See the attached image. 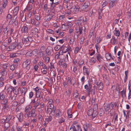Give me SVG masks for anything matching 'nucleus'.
<instances>
[{
    "label": "nucleus",
    "mask_w": 131,
    "mask_h": 131,
    "mask_svg": "<svg viewBox=\"0 0 131 131\" xmlns=\"http://www.w3.org/2000/svg\"><path fill=\"white\" fill-rule=\"evenodd\" d=\"M13 87L12 86H10L7 89V91L9 94H10V98L12 100L14 101L15 100L16 96H15L14 95L13 96L12 94V93L13 92Z\"/></svg>",
    "instance_id": "f257e3e1"
},
{
    "label": "nucleus",
    "mask_w": 131,
    "mask_h": 131,
    "mask_svg": "<svg viewBox=\"0 0 131 131\" xmlns=\"http://www.w3.org/2000/svg\"><path fill=\"white\" fill-rule=\"evenodd\" d=\"M96 111L95 110H94L93 109L91 108L89 109L88 112L87 114L89 116H92V119L95 117L96 115Z\"/></svg>",
    "instance_id": "f03ea898"
},
{
    "label": "nucleus",
    "mask_w": 131,
    "mask_h": 131,
    "mask_svg": "<svg viewBox=\"0 0 131 131\" xmlns=\"http://www.w3.org/2000/svg\"><path fill=\"white\" fill-rule=\"evenodd\" d=\"M113 107L114 104L112 102L110 104L106 105L104 106V108L106 112H108V111L109 110L113 109Z\"/></svg>",
    "instance_id": "7ed1b4c3"
},
{
    "label": "nucleus",
    "mask_w": 131,
    "mask_h": 131,
    "mask_svg": "<svg viewBox=\"0 0 131 131\" xmlns=\"http://www.w3.org/2000/svg\"><path fill=\"white\" fill-rule=\"evenodd\" d=\"M18 46V44L17 42H14L10 44L8 47V48L9 49L8 51H10L14 50L16 47Z\"/></svg>",
    "instance_id": "20e7f679"
},
{
    "label": "nucleus",
    "mask_w": 131,
    "mask_h": 131,
    "mask_svg": "<svg viewBox=\"0 0 131 131\" xmlns=\"http://www.w3.org/2000/svg\"><path fill=\"white\" fill-rule=\"evenodd\" d=\"M92 85L89 83L88 85L86 84L84 86V88L86 90L87 92L88 95H90V90L91 89Z\"/></svg>",
    "instance_id": "39448f33"
},
{
    "label": "nucleus",
    "mask_w": 131,
    "mask_h": 131,
    "mask_svg": "<svg viewBox=\"0 0 131 131\" xmlns=\"http://www.w3.org/2000/svg\"><path fill=\"white\" fill-rule=\"evenodd\" d=\"M83 31L82 27V26H77L75 27V32L78 34V35H81L82 34Z\"/></svg>",
    "instance_id": "423d86ee"
},
{
    "label": "nucleus",
    "mask_w": 131,
    "mask_h": 131,
    "mask_svg": "<svg viewBox=\"0 0 131 131\" xmlns=\"http://www.w3.org/2000/svg\"><path fill=\"white\" fill-rule=\"evenodd\" d=\"M5 97V96L3 94H0V100H1L2 104H5L7 102V101L6 99H4Z\"/></svg>",
    "instance_id": "0eeeda50"
},
{
    "label": "nucleus",
    "mask_w": 131,
    "mask_h": 131,
    "mask_svg": "<svg viewBox=\"0 0 131 131\" xmlns=\"http://www.w3.org/2000/svg\"><path fill=\"white\" fill-rule=\"evenodd\" d=\"M79 9L74 6H72V8L70 9L71 12L73 13H77L79 11Z\"/></svg>",
    "instance_id": "6e6552de"
},
{
    "label": "nucleus",
    "mask_w": 131,
    "mask_h": 131,
    "mask_svg": "<svg viewBox=\"0 0 131 131\" xmlns=\"http://www.w3.org/2000/svg\"><path fill=\"white\" fill-rule=\"evenodd\" d=\"M36 96L37 98H39V99H37V101H40V100L42 98V95L41 94V92L40 91L39 92H37L35 93Z\"/></svg>",
    "instance_id": "1a4fd4ad"
},
{
    "label": "nucleus",
    "mask_w": 131,
    "mask_h": 131,
    "mask_svg": "<svg viewBox=\"0 0 131 131\" xmlns=\"http://www.w3.org/2000/svg\"><path fill=\"white\" fill-rule=\"evenodd\" d=\"M35 53L36 54V53L35 51H32L31 52V51H29L26 54V55L27 57H35Z\"/></svg>",
    "instance_id": "9d476101"
},
{
    "label": "nucleus",
    "mask_w": 131,
    "mask_h": 131,
    "mask_svg": "<svg viewBox=\"0 0 131 131\" xmlns=\"http://www.w3.org/2000/svg\"><path fill=\"white\" fill-rule=\"evenodd\" d=\"M17 117L19 121L20 122H22L23 121V114L20 113L17 114Z\"/></svg>",
    "instance_id": "9b49d317"
},
{
    "label": "nucleus",
    "mask_w": 131,
    "mask_h": 131,
    "mask_svg": "<svg viewBox=\"0 0 131 131\" xmlns=\"http://www.w3.org/2000/svg\"><path fill=\"white\" fill-rule=\"evenodd\" d=\"M45 52V53L44 54V56L46 57L51 54V49H50L49 48H48L46 49Z\"/></svg>",
    "instance_id": "f8f14e48"
},
{
    "label": "nucleus",
    "mask_w": 131,
    "mask_h": 131,
    "mask_svg": "<svg viewBox=\"0 0 131 131\" xmlns=\"http://www.w3.org/2000/svg\"><path fill=\"white\" fill-rule=\"evenodd\" d=\"M32 35L34 36L37 35V33L38 32V29L36 28H34L31 31Z\"/></svg>",
    "instance_id": "ddd939ff"
},
{
    "label": "nucleus",
    "mask_w": 131,
    "mask_h": 131,
    "mask_svg": "<svg viewBox=\"0 0 131 131\" xmlns=\"http://www.w3.org/2000/svg\"><path fill=\"white\" fill-rule=\"evenodd\" d=\"M22 40L23 43H26L28 41H31L32 40L31 37H28L26 38H23Z\"/></svg>",
    "instance_id": "4468645a"
},
{
    "label": "nucleus",
    "mask_w": 131,
    "mask_h": 131,
    "mask_svg": "<svg viewBox=\"0 0 131 131\" xmlns=\"http://www.w3.org/2000/svg\"><path fill=\"white\" fill-rule=\"evenodd\" d=\"M96 84L97 85V88L99 90H102L103 89L104 86L102 82H100L99 83H97Z\"/></svg>",
    "instance_id": "2eb2a0df"
},
{
    "label": "nucleus",
    "mask_w": 131,
    "mask_h": 131,
    "mask_svg": "<svg viewBox=\"0 0 131 131\" xmlns=\"http://www.w3.org/2000/svg\"><path fill=\"white\" fill-rule=\"evenodd\" d=\"M62 115L61 113L60 110L59 109H57L56 111V114L55 115V117L58 118L59 117Z\"/></svg>",
    "instance_id": "dca6fc26"
},
{
    "label": "nucleus",
    "mask_w": 131,
    "mask_h": 131,
    "mask_svg": "<svg viewBox=\"0 0 131 131\" xmlns=\"http://www.w3.org/2000/svg\"><path fill=\"white\" fill-rule=\"evenodd\" d=\"M20 19L22 21H25L26 19V14H24L23 13H21L20 14Z\"/></svg>",
    "instance_id": "f3484780"
},
{
    "label": "nucleus",
    "mask_w": 131,
    "mask_h": 131,
    "mask_svg": "<svg viewBox=\"0 0 131 131\" xmlns=\"http://www.w3.org/2000/svg\"><path fill=\"white\" fill-rule=\"evenodd\" d=\"M89 6V4L88 3H85L83 5L81 8L82 10L85 9Z\"/></svg>",
    "instance_id": "a211bd4d"
},
{
    "label": "nucleus",
    "mask_w": 131,
    "mask_h": 131,
    "mask_svg": "<svg viewBox=\"0 0 131 131\" xmlns=\"http://www.w3.org/2000/svg\"><path fill=\"white\" fill-rule=\"evenodd\" d=\"M13 92L15 96L17 95L19 93L18 89L17 87H13Z\"/></svg>",
    "instance_id": "6ab92c4d"
},
{
    "label": "nucleus",
    "mask_w": 131,
    "mask_h": 131,
    "mask_svg": "<svg viewBox=\"0 0 131 131\" xmlns=\"http://www.w3.org/2000/svg\"><path fill=\"white\" fill-rule=\"evenodd\" d=\"M18 10H19L18 7H16L14 9L13 11L14 15L15 16L14 18L15 19H16L17 18V17H16V16H15L17 14V13H18Z\"/></svg>",
    "instance_id": "aec40b11"
},
{
    "label": "nucleus",
    "mask_w": 131,
    "mask_h": 131,
    "mask_svg": "<svg viewBox=\"0 0 131 131\" xmlns=\"http://www.w3.org/2000/svg\"><path fill=\"white\" fill-rule=\"evenodd\" d=\"M30 64L25 63H23V67L24 68L26 69L27 70H28L30 68Z\"/></svg>",
    "instance_id": "412c9836"
},
{
    "label": "nucleus",
    "mask_w": 131,
    "mask_h": 131,
    "mask_svg": "<svg viewBox=\"0 0 131 131\" xmlns=\"http://www.w3.org/2000/svg\"><path fill=\"white\" fill-rule=\"evenodd\" d=\"M21 30L22 32H24L26 33H28V28L26 26H23Z\"/></svg>",
    "instance_id": "4be33fe9"
},
{
    "label": "nucleus",
    "mask_w": 131,
    "mask_h": 131,
    "mask_svg": "<svg viewBox=\"0 0 131 131\" xmlns=\"http://www.w3.org/2000/svg\"><path fill=\"white\" fill-rule=\"evenodd\" d=\"M83 73L86 74V75H89V72L88 71V69L86 68L85 66H84L83 68Z\"/></svg>",
    "instance_id": "5701e85b"
},
{
    "label": "nucleus",
    "mask_w": 131,
    "mask_h": 131,
    "mask_svg": "<svg viewBox=\"0 0 131 131\" xmlns=\"http://www.w3.org/2000/svg\"><path fill=\"white\" fill-rule=\"evenodd\" d=\"M10 126V124L8 122H6L4 124V129L7 130L8 128Z\"/></svg>",
    "instance_id": "b1692460"
},
{
    "label": "nucleus",
    "mask_w": 131,
    "mask_h": 131,
    "mask_svg": "<svg viewBox=\"0 0 131 131\" xmlns=\"http://www.w3.org/2000/svg\"><path fill=\"white\" fill-rule=\"evenodd\" d=\"M112 39L113 40V42L112 43L113 45L117 44L118 43V42L117 39H116L113 36Z\"/></svg>",
    "instance_id": "393cba45"
},
{
    "label": "nucleus",
    "mask_w": 131,
    "mask_h": 131,
    "mask_svg": "<svg viewBox=\"0 0 131 131\" xmlns=\"http://www.w3.org/2000/svg\"><path fill=\"white\" fill-rule=\"evenodd\" d=\"M45 53V52H42L40 51V52L38 53V57H45L46 56H44V54Z\"/></svg>",
    "instance_id": "a878e982"
},
{
    "label": "nucleus",
    "mask_w": 131,
    "mask_h": 131,
    "mask_svg": "<svg viewBox=\"0 0 131 131\" xmlns=\"http://www.w3.org/2000/svg\"><path fill=\"white\" fill-rule=\"evenodd\" d=\"M27 91V88L26 87H24L21 90V92L22 93H24V95L25 96Z\"/></svg>",
    "instance_id": "bb28decb"
},
{
    "label": "nucleus",
    "mask_w": 131,
    "mask_h": 131,
    "mask_svg": "<svg viewBox=\"0 0 131 131\" xmlns=\"http://www.w3.org/2000/svg\"><path fill=\"white\" fill-rule=\"evenodd\" d=\"M77 126L78 127L77 130V129L76 128L75 126H74L72 125H71V127L73 131H78V128H79L80 126L79 125H77Z\"/></svg>",
    "instance_id": "cd10ccee"
},
{
    "label": "nucleus",
    "mask_w": 131,
    "mask_h": 131,
    "mask_svg": "<svg viewBox=\"0 0 131 131\" xmlns=\"http://www.w3.org/2000/svg\"><path fill=\"white\" fill-rule=\"evenodd\" d=\"M31 112L32 117H34L36 116L37 114L35 113V109H32V110L31 111Z\"/></svg>",
    "instance_id": "c85d7f7f"
},
{
    "label": "nucleus",
    "mask_w": 131,
    "mask_h": 131,
    "mask_svg": "<svg viewBox=\"0 0 131 131\" xmlns=\"http://www.w3.org/2000/svg\"><path fill=\"white\" fill-rule=\"evenodd\" d=\"M67 114H68V116L69 118L72 117V114L71 111L70 110H68Z\"/></svg>",
    "instance_id": "c756f323"
},
{
    "label": "nucleus",
    "mask_w": 131,
    "mask_h": 131,
    "mask_svg": "<svg viewBox=\"0 0 131 131\" xmlns=\"http://www.w3.org/2000/svg\"><path fill=\"white\" fill-rule=\"evenodd\" d=\"M115 1H111L109 3V7L110 8L113 7V6L115 5Z\"/></svg>",
    "instance_id": "7c9ffc66"
},
{
    "label": "nucleus",
    "mask_w": 131,
    "mask_h": 131,
    "mask_svg": "<svg viewBox=\"0 0 131 131\" xmlns=\"http://www.w3.org/2000/svg\"><path fill=\"white\" fill-rule=\"evenodd\" d=\"M121 93L122 95V96L123 97H126V91L125 90H123L121 92Z\"/></svg>",
    "instance_id": "2f4dec72"
},
{
    "label": "nucleus",
    "mask_w": 131,
    "mask_h": 131,
    "mask_svg": "<svg viewBox=\"0 0 131 131\" xmlns=\"http://www.w3.org/2000/svg\"><path fill=\"white\" fill-rule=\"evenodd\" d=\"M101 41V40L100 37H97L95 40V42L97 44L99 43Z\"/></svg>",
    "instance_id": "473e14b6"
},
{
    "label": "nucleus",
    "mask_w": 131,
    "mask_h": 131,
    "mask_svg": "<svg viewBox=\"0 0 131 131\" xmlns=\"http://www.w3.org/2000/svg\"><path fill=\"white\" fill-rule=\"evenodd\" d=\"M11 116L10 115H7L6 116L5 120L8 122L11 119Z\"/></svg>",
    "instance_id": "72a5a7b5"
},
{
    "label": "nucleus",
    "mask_w": 131,
    "mask_h": 131,
    "mask_svg": "<svg viewBox=\"0 0 131 131\" xmlns=\"http://www.w3.org/2000/svg\"><path fill=\"white\" fill-rule=\"evenodd\" d=\"M91 93L92 94L94 95L95 94V88L94 86H93V88L90 90Z\"/></svg>",
    "instance_id": "f704fd0d"
},
{
    "label": "nucleus",
    "mask_w": 131,
    "mask_h": 131,
    "mask_svg": "<svg viewBox=\"0 0 131 131\" xmlns=\"http://www.w3.org/2000/svg\"><path fill=\"white\" fill-rule=\"evenodd\" d=\"M39 101H37V102L35 104V105L34 106V107L35 108L34 109L35 110L37 108V106L39 105Z\"/></svg>",
    "instance_id": "c9c22d12"
},
{
    "label": "nucleus",
    "mask_w": 131,
    "mask_h": 131,
    "mask_svg": "<svg viewBox=\"0 0 131 131\" xmlns=\"http://www.w3.org/2000/svg\"><path fill=\"white\" fill-rule=\"evenodd\" d=\"M65 121V119L63 117H61L59 119L58 123L59 124H61L63 122Z\"/></svg>",
    "instance_id": "e433bc0d"
},
{
    "label": "nucleus",
    "mask_w": 131,
    "mask_h": 131,
    "mask_svg": "<svg viewBox=\"0 0 131 131\" xmlns=\"http://www.w3.org/2000/svg\"><path fill=\"white\" fill-rule=\"evenodd\" d=\"M114 34L116 36L118 37L120 35V32L119 30L114 31Z\"/></svg>",
    "instance_id": "4c0bfd02"
},
{
    "label": "nucleus",
    "mask_w": 131,
    "mask_h": 131,
    "mask_svg": "<svg viewBox=\"0 0 131 131\" xmlns=\"http://www.w3.org/2000/svg\"><path fill=\"white\" fill-rule=\"evenodd\" d=\"M47 112L48 113H52V109L51 107H47Z\"/></svg>",
    "instance_id": "58836bf2"
},
{
    "label": "nucleus",
    "mask_w": 131,
    "mask_h": 131,
    "mask_svg": "<svg viewBox=\"0 0 131 131\" xmlns=\"http://www.w3.org/2000/svg\"><path fill=\"white\" fill-rule=\"evenodd\" d=\"M40 88L38 87H36V88H34V89L35 91V93L37 92L40 91H40Z\"/></svg>",
    "instance_id": "ea45409f"
},
{
    "label": "nucleus",
    "mask_w": 131,
    "mask_h": 131,
    "mask_svg": "<svg viewBox=\"0 0 131 131\" xmlns=\"http://www.w3.org/2000/svg\"><path fill=\"white\" fill-rule=\"evenodd\" d=\"M89 62L90 63H95L96 62V59L95 58H90Z\"/></svg>",
    "instance_id": "a19ab883"
},
{
    "label": "nucleus",
    "mask_w": 131,
    "mask_h": 131,
    "mask_svg": "<svg viewBox=\"0 0 131 131\" xmlns=\"http://www.w3.org/2000/svg\"><path fill=\"white\" fill-rule=\"evenodd\" d=\"M32 6L31 5H29L28 6H27V10L28 11H30L32 8Z\"/></svg>",
    "instance_id": "79ce46f5"
},
{
    "label": "nucleus",
    "mask_w": 131,
    "mask_h": 131,
    "mask_svg": "<svg viewBox=\"0 0 131 131\" xmlns=\"http://www.w3.org/2000/svg\"><path fill=\"white\" fill-rule=\"evenodd\" d=\"M35 23V26L36 27H39L40 24V22L36 20Z\"/></svg>",
    "instance_id": "37998d69"
},
{
    "label": "nucleus",
    "mask_w": 131,
    "mask_h": 131,
    "mask_svg": "<svg viewBox=\"0 0 131 131\" xmlns=\"http://www.w3.org/2000/svg\"><path fill=\"white\" fill-rule=\"evenodd\" d=\"M13 73H10L8 75L9 78L10 79H11L13 78Z\"/></svg>",
    "instance_id": "c03bdc74"
},
{
    "label": "nucleus",
    "mask_w": 131,
    "mask_h": 131,
    "mask_svg": "<svg viewBox=\"0 0 131 131\" xmlns=\"http://www.w3.org/2000/svg\"><path fill=\"white\" fill-rule=\"evenodd\" d=\"M79 95V93H78V91H76L73 94V96L75 98H77Z\"/></svg>",
    "instance_id": "a18cd8bd"
},
{
    "label": "nucleus",
    "mask_w": 131,
    "mask_h": 131,
    "mask_svg": "<svg viewBox=\"0 0 131 131\" xmlns=\"http://www.w3.org/2000/svg\"><path fill=\"white\" fill-rule=\"evenodd\" d=\"M16 131H23L21 127L18 126L16 127Z\"/></svg>",
    "instance_id": "49530a36"
},
{
    "label": "nucleus",
    "mask_w": 131,
    "mask_h": 131,
    "mask_svg": "<svg viewBox=\"0 0 131 131\" xmlns=\"http://www.w3.org/2000/svg\"><path fill=\"white\" fill-rule=\"evenodd\" d=\"M6 71L5 69H3L2 71V75L3 76H5L6 74Z\"/></svg>",
    "instance_id": "de8ad7c7"
},
{
    "label": "nucleus",
    "mask_w": 131,
    "mask_h": 131,
    "mask_svg": "<svg viewBox=\"0 0 131 131\" xmlns=\"http://www.w3.org/2000/svg\"><path fill=\"white\" fill-rule=\"evenodd\" d=\"M52 17V16L51 15H48L47 16V18L46 20L47 21H49L51 20Z\"/></svg>",
    "instance_id": "09e8293b"
},
{
    "label": "nucleus",
    "mask_w": 131,
    "mask_h": 131,
    "mask_svg": "<svg viewBox=\"0 0 131 131\" xmlns=\"http://www.w3.org/2000/svg\"><path fill=\"white\" fill-rule=\"evenodd\" d=\"M103 4H102V5L103 8V7L106 6V5L107 4V1H103Z\"/></svg>",
    "instance_id": "8fccbe9b"
},
{
    "label": "nucleus",
    "mask_w": 131,
    "mask_h": 131,
    "mask_svg": "<svg viewBox=\"0 0 131 131\" xmlns=\"http://www.w3.org/2000/svg\"><path fill=\"white\" fill-rule=\"evenodd\" d=\"M63 63V60H62L60 59L59 61V65L60 66H61L62 65Z\"/></svg>",
    "instance_id": "3c124183"
},
{
    "label": "nucleus",
    "mask_w": 131,
    "mask_h": 131,
    "mask_svg": "<svg viewBox=\"0 0 131 131\" xmlns=\"http://www.w3.org/2000/svg\"><path fill=\"white\" fill-rule=\"evenodd\" d=\"M15 69V67L14 66L13 64H12L10 66V69L12 71H13Z\"/></svg>",
    "instance_id": "603ef678"
},
{
    "label": "nucleus",
    "mask_w": 131,
    "mask_h": 131,
    "mask_svg": "<svg viewBox=\"0 0 131 131\" xmlns=\"http://www.w3.org/2000/svg\"><path fill=\"white\" fill-rule=\"evenodd\" d=\"M35 18L36 19L37 21H38L40 20V16L38 15H36L35 16Z\"/></svg>",
    "instance_id": "864d4df0"
},
{
    "label": "nucleus",
    "mask_w": 131,
    "mask_h": 131,
    "mask_svg": "<svg viewBox=\"0 0 131 131\" xmlns=\"http://www.w3.org/2000/svg\"><path fill=\"white\" fill-rule=\"evenodd\" d=\"M72 6H71V5L69 4H67V9L68 10H69V9H71V8H72Z\"/></svg>",
    "instance_id": "5fc2aeb1"
},
{
    "label": "nucleus",
    "mask_w": 131,
    "mask_h": 131,
    "mask_svg": "<svg viewBox=\"0 0 131 131\" xmlns=\"http://www.w3.org/2000/svg\"><path fill=\"white\" fill-rule=\"evenodd\" d=\"M31 60L30 59L27 60L25 61L23 63H25L30 64L31 62Z\"/></svg>",
    "instance_id": "6e6d98bb"
},
{
    "label": "nucleus",
    "mask_w": 131,
    "mask_h": 131,
    "mask_svg": "<svg viewBox=\"0 0 131 131\" xmlns=\"http://www.w3.org/2000/svg\"><path fill=\"white\" fill-rule=\"evenodd\" d=\"M34 94L32 92H31L29 93V97L30 98H31L33 96Z\"/></svg>",
    "instance_id": "4d7b16f0"
},
{
    "label": "nucleus",
    "mask_w": 131,
    "mask_h": 131,
    "mask_svg": "<svg viewBox=\"0 0 131 131\" xmlns=\"http://www.w3.org/2000/svg\"><path fill=\"white\" fill-rule=\"evenodd\" d=\"M53 103V101L51 99H50L49 101L48 102V103L49 104H51Z\"/></svg>",
    "instance_id": "13d9d810"
},
{
    "label": "nucleus",
    "mask_w": 131,
    "mask_h": 131,
    "mask_svg": "<svg viewBox=\"0 0 131 131\" xmlns=\"http://www.w3.org/2000/svg\"><path fill=\"white\" fill-rule=\"evenodd\" d=\"M67 26H69V27H71L72 25V24L69 21L67 23Z\"/></svg>",
    "instance_id": "bf43d9fd"
},
{
    "label": "nucleus",
    "mask_w": 131,
    "mask_h": 131,
    "mask_svg": "<svg viewBox=\"0 0 131 131\" xmlns=\"http://www.w3.org/2000/svg\"><path fill=\"white\" fill-rule=\"evenodd\" d=\"M79 49H79V48L78 47H77L75 48V50L74 51L75 53H77L79 51Z\"/></svg>",
    "instance_id": "052dcab7"
},
{
    "label": "nucleus",
    "mask_w": 131,
    "mask_h": 131,
    "mask_svg": "<svg viewBox=\"0 0 131 131\" xmlns=\"http://www.w3.org/2000/svg\"><path fill=\"white\" fill-rule=\"evenodd\" d=\"M56 109V107L54 106L52 108V113H53L54 114Z\"/></svg>",
    "instance_id": "680f3d73"
},
{
    "label": "nucleus",
    "mask_w": 131,
    "mask_h": 131,
    "mask_svg": "<svg viewBox=\"0 0 131 131\" xmlns=\"http://www.w3.org/2000/svg\"><path fill=\"white\" fill-rule=\"evenodd\" d=\"M12 17V16L11 15L9 14H8L7 16V20H8V19H10Z\"/></svg>",
    "instance_id": "e2e57ef3"
},
{
    "label": "nucleus",
    "mask_w": 131,
    "mask_h": 131,
    "mask_svg": "<svg viewBox=\"0 0 131 131\" xmlns=\"http://www.w3.org/2000/svg\"><path fill=\"white\" fill-rule=\"evenodd\" d=\"M131 98V91L129 90L128 95V99H129Z\"/></svg>",
    "instance_id": "0e129e2a"
},
{
    "label": "nucleus",
    "mask_w": 131,
    "mask_h": 131,
    "mask_svg": "<svg viewBox=\"0 0 131 131\" xmlns=\"http://www.w3.org/2000/svg\"><path fill=\"white\" fill-rule=\"evenodd\" d=\"M43 58L45 60L46 62L48 63L49 62V58Z\"/></svg>",
    "instance_id": "69168bd1"
},
{
    "label": "nucleus",
    "mask_w": 131,
    "mask_h": 131,
    "mask_svg": "<svg viewBox=\"0 0 131 131\" xmlns=\"http://www.w3.org/2000/svg\"><path fill=\"white\" fill-rule=\"evenodd\" d=\"M81 23L80 22V21H79L78 20L77 22L75 24L77 25H81Z\"/></svg>",
    "instance_id": "338daca9"
},
{
    "label": "nucleus",
    "mask_w": 131,
    "mask_h": 131,
    "mask_svg": "<svg viewBox=\"0 0 131 131\" xmlns=\"http://www.w3.org/2000/svg\"><path fill=\"white\" fill-rule=\"evenodd\" d=\"M31 122L34 123H35L37 122V119L36 118H34L31 120Z\"/></svg>",
    "instance_id": "774afa93"
}]
</instances>
